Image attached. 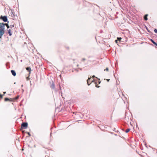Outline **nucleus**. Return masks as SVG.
I'll return each mask as SVG.
<instances>
[{"instance_id": "obj_1", "label": "nucleus", "mask_w": 157, "mask_h": 157, "mask_svg": "<svg viewBox=\"0 0 157 157\" xmlns=\"http://www.w3.org/2000/svg\"><path fill=\"white\" fill-rule=\"evenodd\" d=\"M5 26L4 23H0V31L5 32Z\"/></svg>"}, {"instance_id": "obj_2", "label": "nucleus", "mask_w": 157, "mask_h": 157, "mask_svg": "<svg viewBox=\"0 0 157 157\" xmlns=\"http://www.w3.org/2000/svg\"><path fill=\"white\" fill-rule=\"evenodd\" d=\"M0 19L2 20L4 22H6L7 21V18L6 16H2V15L0 17Z\"/></svg>"}, {"instance_id": "obj_3", "label": "nucleus", "mask_w": 157, "mask_h": 157, "mask_svg": "<svg viewBox=\"0 0 157 157\" xmlns=\"http://www.w3.org/2000/svg\"><path fill=\"white\" fill-rule=\"evenodd\" d=\"M28 126V123L26 122H24L22 123L21 125V127L22 128H27Z\"/></svg>"}, {"instance_id": "obj_4", "label": "nucleus", "mask_w": 157, "mask_h": 157, "mask_svg": "<svg viewBox=\"0 0 157 157\" xmlns=\"http://www.w3.org/2000/svg\"><path fill=\"white\" fill-rule=\"evenodd\" d=\"M92 82L93 80L91 79L90 78H89L87 80V83L88 85H90Z\"/></svg>"}, {"instance_id": "obj_5", "label": "nucleus", "mask_w": 157, "mask_h": 157, "mask_svg": "<svg viewBox=\"0 0 157 157\" xmlns=\"http://www.w3.org/2000/svg\"><path fill=\"white\" fill-rule=\"evenodd\" d=\"M5 101H13V99L12 98H5Z\"/></svg>"}, {"instance_id": "obj_6", "label": "nucleus", "mask_w": 157, "mask_h": 157, "mask_svg": "<svg viewBox=\"0 0 157 157\" xmlns=\"http://www.w3.org/2000/svg\"><path fill=\"white\" fill-rule=\"evenodd\" d=\"M11 72L12 73V74L13 76H15L16 75V73L14 71L12 70H11Z\"/></svg>"}, {"instance_id": "obj_7", "label": "nucleus", "mask_w": 157, "mask_h": 157, "mask_svg": "<svg viewBox=\"0 0 157 157\" xmlns=\"http://www.w3.org/2000/svg\"><path fill=\"white\" fill-rule=\"evenodd\" d=\"M148 16V15L147 14H146L145 15V16H144V19L145 20V21H147V16Z\"/></svg>"}, {"instance_id": "obj_8", "label": "nucleus", "mask_w": 157, "mask_h": 157, "mask_svg": "<svg viewBox=\"0 0 157 157\" xmlns=\"http://www.w3.org/2000/svg\"><path fill=\"white\" fill-rule=\"evenodd\" d=\"M8 33L10 36H11L12 35V33H11V30L10 29H9L8 30Z\"/></svg>"}, {"instance_id": "obj_9", "label": "nucleus", "mask_w": 157, "mask_h": 157, "mask_svg": "<svg viewBox=\"0 0 157 157\" xmlns=\"http://www.w3.org/2000/svg\"><path fill=\"white\" fill-rule=\"evenodd\" d=\"M26 69L29 72L31 71V68L30 67H27L26 68Z\"/></svg>"}, {"instance_id": "obj_10", "label": "nucleus", "mask_w": 157, "mask_h": 157, "mask_svg": "<svg viewBox=\"0 0 157 157\" xmlns=\"http://www.w3.org/2000/svg\"><path fill=\"white\" fill-rule=\"evenodd\" d=\"M4 26H5V25H6V27H7V28L8 29L9 28L10 26H9V25H8V24H6V23H4Z\"/></svg>"}, {"instance_id": "obj_11", "label": "nucleus", "mask_w": 157, "mask_h": 157, "mask_svg": "<svg viewBox=\"0 0 157 157\" xmlns=\"http://www.w3.org/2000/svg\"><path fill=\"white\" fill-rule=\"evenodd\" d=\"M19 97V96H17L15 98H12L13 99V101H14V100H16V99H18Z\"/></svg>"}, {"instance_id": "obj_12", "label": "nucleus", "mask_w": 157, "mask_h": 157, "mask_svg": "<svg viewBox=\"0 0 157 157\" xmlns=\"http://www.w3.org/2000/svg\"><path fill=\"white\" fill-rule=\"evenodd\" d=\"M130 128H128L126 130L125 132L126 133H128L130 131Z\"/></svg>"}, {"instance_id": "obj_13", "label": "nucleus", "mask_w": 157, "mask_h": 157, "mask_svg": "<svg viewBox=\"0 0 157 157\" xmlns=\"http://www.w3.org/2000/svg\"><path fill=\"white\" fill-rule=\"evenodd\" d=\"M14 25H15V24H14L13 25H11L10 26V27L11 28H13L14 27Z\"/></svg>"}, {"instance_id": "obj_14", "label": "nucleus", "mask_w": 157, "mask_h": 157, "mask_svg": "<svg viewBox=\"0 0 157 157\" xmlns=\"http://www.w3.org/2000/svg\"><path fill=\"white\" fill-rule=\"evenodd\" d=\"M117 39L119 41H120L121 40V37H117Z\"/></svg>"}, {"instance_id": "obj_15", "label": "nucleus", "mask_w": 157, "mask_h": 157, "mask_svg": "<svg viewBox=\"0 0 157 157\" xmlns=\"http://www.w3.org/2000/svg\"><path fill=\"white\" fill-rule=\"evenodd\" d=\"M105 71H109V69L108 67H107L106 69H105L104 70Z\"/></svg>"}, {"instance_id": "obj_16", "label": "nucleus", "mask_w": 157, "mask_h": 157, "mask_svg": "<svg viewBox=\"0 0 157 157\" xmlns=\"http://www.w3.org/2000/svg\"><path fill=\"white\" fill-rule=\"evenodd\" d=\"M86 59H85V58H82V61H84L85 60H86Z\"/></svg>"}, {"instance_id": "obj_17", "label": "nucleus", "mask_w": 157, "mask_h": 157, "mask_svg": "<svg viewBox=\"0 0 157 157\" xmlns=\"http://www.w3.org/2000/svg\"><path fill=\"white\" fill-rule=\"evenodd\" d=\"M154 44L155 45H157V44L154 41L152 43Z\"/></svg>"}, {"instance_id": "obj_18", "label": "nucleus", "mask_w": 157, "mask_h": 157, "mask_svg": "<svg viewBox=\"0 0 157 157\" xmlns=\"http://www.w3.org/2000/svg\"><path fill=\"white\" fill-rule=\"evenodd\" d=\"M3 95L1 94H0V97L1 98H3Z\"/></svg>"}, {"instance_id": "obj_19", "label": "nucleus", "mask_w": 157, "mask_h": 157, "mask_svg": "<svg viewBox=\"0 0 157 157\" xmlns=\"http://www.w3.org/2000/svg\"><path fill=\"white\" fill-rule=\"evenodd\" d=\"M154 32L156 33H157V29H155V30H154Z\"/></svg>"}, {"instance_id": "obj_20", "label": "nucleus", "mask_w": 157, "mask_h": 157, "mask_svg": "<svg viewBox=\"0 0 157 157\" xmlns=\"http://www.w3.org/2000/svg\"><path fill=\"white\" fill-rule=\"evenodd\" d=\"M96 87H100V86H98V84H97V85L96 84Z\"/></svg>"}, {"instance_id": "obj_21", "label": "nucleus", "mask_w": 157, "mask_h": 157, "mask_svg": "<svg viewBox=\"0 0 157 157\" xmlns=\"http://www.w3.org/2000/svg\"><path fill=\"white\" fill-rule=\"evenodd\" d=\"M151 42L152 43H153V42H154V41L153 40H152V39H151Z\"/></svg>"}, {"instance_id": "obj_22", "label": "nucleus", "mask_w": 157, "mask_h": 157, "mask_svg": "<svg viewBox=\"0 0 157 157\" xmlns=\"http://www.w3.org/2000/svg\"><path fill=\"white\" fill-rule=\"evenodd\" d=\"M28 135H29V136H30V134L29 132H28Z\"/></svg>"}, {"instance_id": "obj_23", "label": "nucleus", "mask_w": 157, "mask_h": 157, "mask_svg": "<svg viewBox=\"0 0 157 157\" xmlns=\"http://www.w3.org/2000/svg\"><path fill=\"white\" fill-rule=\"evenodd\" d=\"M107 80L108 81H109L110 79H107Z\"/></svg>"}, {"instance_id": "obj_24", "label": "nucleus", "mask_w": 157, "mask_h": 157, "mask_svg": "<svg viewBox=\"0 0 157 157\" xmlns=\"http://www.w3.org/2000/svg\"><path fill=\"white\" fill-rule=\"evenodd\" d=\"M3 93H4V94H6V92H3Z\"/></svg>"}, {"instance_id": "obj_25", "label": "nucleus", "mask_w": 157, "mask_h": 157, "mask_svg": "<svg viewBox=\"0 0 157 157\" xmlns=\"http://www.w3.org/2000/svg\"><path fill=\"white\" fill-rule=\"evenodd\" d=\"M117 40H116V42L117 43Z\"/></svg>"}, {"instance_id": "obj_26", "label": "nucleus", "mask_w": 157, "mask_h": 157, "mask_svg": "<svg viewBox=\"0 0 157 157\" xmlns=\"http://www.w3.org/2000/svg\"><path fill=\"white\" fill-rule=\"evenodd\" d=\"M95 77V76H93V77Z\"/></svg>"}, {"instance_id": "obj_27", "label": "nucleus", "mask_w": 157, "mask_h": 157, "mask_svg": "<svg viewBox=\"0 0 157 157\" xmlns=\"http://www.w3.org/2000/svg\"><path fill=\"white\" fill-rule=\"evenodd\" d=\"M156 46H157V45H156Z\"/></svg>"}, {"instance_id": "obj_28", "label": "nucleus", "mask_w": 157, "mask_h": 157, "mask_svg": "<svg viewBox=\"0 0 157 157\" xmlns=\"http://www.w3.org/2000/svg\"><path fill=\"white\" fill-rule=\"evenodd\" d=\"M156 46H157V45H156Z\"/></svg>"}]
</instances>
